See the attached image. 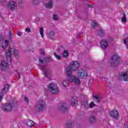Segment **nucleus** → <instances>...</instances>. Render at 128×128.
I'll use <instances>...</instances> for the list:
<instances>
[{"mask_svg":"<svg viewBox=\"0 0 128 128\" xmlns=\"http://www.w3.org/2000/svg\"><path fill=\"white\" fill-rule=\"evenodd\" d=\"M80 62L78 61H72L70 62V64L68 67L66 68V74L68 76L67 78L68 80L70 82H72L76 84H80V78L76 76H72V72H76L78 70V68H80Z\"/></svg>","mask_w":128,"mask_h":128,"instance_id":"1","label":"nucleus"},{"mask_svg":"<svg viewBox=\"0 0 128 128\" xmlns=\"http://www.w3.org/2000/svg\"><path fill=\"white\" fill-rule=\"evenodd\" d=\"M46 108V103L43 100H38L36 104L35 105V110L36 112H44Z\"/></svg>","mask_w":128,"mask_h":128,"instance_id":"2","label":"nucleus"},{"mask_svg":"<svg viewBox=\"0 0 128 128\" xmlns=\"http://www.w3.org/2000/svg\"><path fill=\"white\" fill-rule=\"evenodd\" d=\"M16 106V102L13 100L12 102L2 104V109L4 112H12V108H14Z\"/></svg>","mask_w":128,"mask_h":128,"instance_id":"3","label":"nucleus"},{"mask_svg":"<svg viewBox=\"0 0 128 128\" xmlns=\"http://www.w3.org/2000/svg\"><path fill=\"white\" fill-rule=\"evenodd\" d=\"M120 58L118 55H114L110 62L111 66H118V64H120Z\"/></svg>","mask_w":128,"mask_h":128,"instance_id":"4","label":"nucleus"},{"mask_svg":"<svg viewBox=\"0 0 128 128\" xmlns=\"http://www.w3.org/2000/svg\"><path fill=\"white\" fill-rule=\"evenodd\" d=\"M48 88L50 92L53 94H58V88L56 86L54 85V83L50 84L48 86Z\"/></svg>","mask_w":128,"mask_h":128,"instance_id":"5","label":"nucleus"},{"mask_svg":"<svg viewBox=\"0 0 128 128\" xmlns=\"http://www.w3.org/2000/svg\"><path fill=\"white\" fill-rule=\"evenodd\" d=\"M0 69L2 72H6L8 69V64L4 60H0Z\"/></svg>","mask_w":128,"mask_h":128,"instance_id":"6","label":"nucleus"},{"mask_svg":"<svg viewBox=\"0 0 128 128\" xmlns=\"http://www.w3.org/2000/svg\"><path fill=\"white\" fill-rule=\"evenodd\" d=\"M74 128V122L72 120V116H69L67 118V123L65 126V128Z\"/></svg>","mask_w":128,"mask_h":128,"instance_id":"7","label":"nucleus"},{"mask_svg":"<svg viewBox=\"0 0 128 128\" xmlns=\"http://www.w3.org/2000/svg\"><path fill=\"white\" fill-rule=\"evenodd\" d=\"M76 76H79L80 78H84V77L88 76V72L84 69H81L76 72Z\"/></svg>","mask_w":128,"mask_h":128,"instance_id":"8","label":"nucleus"},{"mask_svg":"<svg viewBox=\"0 0 128 128\" xmlns=\"http://www.w3.org/2000/svg\"><path fill=\"white\" fill-rule=\"evenodd\" d=\"M119 80H124V82H128V74L126 72H122L119 74V77L118 78Z\"/></svg>","mask_w":128,"mask_h":128,"instance_id":"9","label":"nucleus"},{"mask_svg":"<svg viewBox=\"0 0 128 128\" xmlns=\"http://www.w3.org/2000/svg\"><path fill=\"white\" fill-rule=\"evenodd\" d=\"M17 4L14 1H10L8 5V8L10 10H14L16 8Z\"/></svg>","mask_w":128,"mask_h":128,"instance_id":"10","label":"nucleus"},{"mask_svg":"<svg viewBox=\"0 0 128 128\" xmlns=\"http://www.w3.org/2000/svg\"><path fill=\"white\" fill-rule=\"evenodd\" d=\"M58 108L65 112V110H68V106L66 103H60L58 104Z\"/></svg>","mask_w":128,"mask_h":128,"instance_id":"11","label":"nucleus"},{"mask_svg":"<svg viewBox=\"0 0 128 128\" xmlns=\"http://www.w3.org/2000/svg\"><path fill=\"white\" fill-rule=\"evenodd\" d=\"M110 116L115 120H118V112L116 110H112L110 112Z\"/></svg>","mask_w":128,"mask_h":128,"instance_id":"12","label":"nucleus"},{"mask_svg":"<svg viewBox=\"0 0 128 128\" xmlns=\"http://www.w3.org/2000/svg\"><path fill=\"white\" fill-rule=\"evenodd\" d=\"M100 44L101 48L103 50H106V48H108V41L106 40H101Z\"/></svg>","mask_w":128,"mask_h":128,"instance_id":"13","label":"nucleus"},{"mask_svg":"<svg viewBox=\"0 0 128 128\" xmlns=\"http://www.w3.org/2000/svg\"><path fill=\"white\" fill-rule=\"evenodd\" d=\"M42 71L44 72L45 78H48V74H50V69L46 68V67L44 66H42Z\"/></svg>","mask_w":128,"mask_h":128,"instance_id":"14","label":"nucleus"},{"mask_svg":"<svg viewBox=\"0 0 128 128\" xmlns=\"http://www.w3.org/2000/svg\"><path fill=\"white\" fill-rule=\"evenodd\" d=\"M24 124L26 126H29V128H32V126H34V122L32 120H27L24 121Z\"/></svg>","mask_w":128,"mask_h":128,"instance_id":"15","label":"nucleus"},{"mask_svg":"<svg viewBox=\"0 0 128 128\" xmlns=\"http://www.w3.org/2000/svg\"><path fill=\"white\" fill-rule=\"evenodd\" d=\"M8 90H10V85L6 84L0 92L1 96H4L6 92L8 91Z\"/></svg>","mask_w":128,"mask_h":128,"instance_id":"16","label":"nucleus"},{"mask_svg":"<svg viewBox=\"0 0 128 128\" xmlns=\"http://www.w3.org/2000/svg\"><path fill=\"white\" fill-rule=\"evenodd\" d=\"M47 36L48 38H50V40H53L54 38V31L51 30L50 32L47 34Z\"/></svg>","mask_w":128,"mask_h":128,"instance_id":"17","label":"nucleus"},{"mask_svg":"<svg viewBox=\"0 0 128 128\" xmlns=\"http://www.w3.org/2000/svg\"><path fill=\"white\" fill-rule=\"evenodd\" d=\"M6 54L8 62H12V54H10V50H8Z\"/></svg>","mask_w":128,"mask_h":128,"instance_id":"18","label":"nucleus"},{"mask_svg":"<svg viewBox=\"0 0 128 128\" xmlns=\"http://www.w3.org/2000/svg\"><path fill=\"white\" fill-rule=\"evenodd\" d=\"M71 102L72 106H76L78 104V99L76 97H72Z\"/></svg>","mask_w":128,"mask_h":128,"instance_id":"19","label":"nucleus"},{"mask_svg":"<svg viewBox=\"0 0 128 128\" xmlns=\"http://www.w3.org/2000/svg\"><path fill=\"white\" fill-rule=\"evenodd\" d=\"M94 98L96 100V102H100V100L102 98V96L100 95H97V96H93Z\"/></svg>","mask_w":128,"mask_h":128,"instance_id":"20","label":"nucleus"},{"mask_svg":"<svg viewBox=\"0 0 128 128\" xmlns=\"http://www.w3.org/2000/svg\"><path fill=\"white\" fill-rule=\"evenodd\" d=\"M96 120V117H94V116L92 115L90 117L89 122L90 124H94Z\"/></svg>","mask_w":128,"mask_h":128,"instance_id":"21","label":"nucleus"},{"mask_svg":"<svg viewBox=\"0 0 128 128\" xmlns=\"http://www.w3.org/2000/svg\"><path fill=\"white\" fill-rule=\"evenodd\" d=\"M45 6L46 8H52V2L49 1L48 2L46 3Z\"/></svg>","mask_w":128,"mask_h":128,"instance_id":"22","label":"nucleus"},{"mask_svg":"<svg viewBox=\"0 0 128 128\" xmlns=\"http://www.w3.org/2000/svg\"><path fill=\"white\" fill-rule=\"evenodd\" d=\"M68 50H64L63 52L62 53V56H63V58H68Z\"/></svg>","mask_w":128,"mask_h":128,"instance_id":"23","label":"nucleus"},{"mask_svg":"<svg viewBox=\"0 0 128 128\" xmlns=\"http://www.w3.org/2000/svg\"><path fill=\"white\" fill-rule=\"evenodd\" d=\"M9 42H10L8 41V40H5L4 45L2 46V50H6V48L8 46Z\"/></svg>","mask_w":128,"mask_h":128,"instance_id":"24","label":"nucleus"},{"mask_svg":"<svg viewBox=\"0 0 128 128\" xmlns=\"http://www.w3.org/2000/svg\"><path fill=\"white\" fill-rule=\"evenodd\" d=\"M82 104L84 108H86L88 106V99H85L82 101Z\"/></svg>","mask_w":128,"mask_h":128,"instance_id":"25","label":"nucleus"},{"mask_svg":"<svg viewBox=\"0 0 128 128\" xmlns=\"http://www.w3.org/2000/svg\"><path fill=\"white\" fill-rule=\"evenodd\" d=\"M10 52L12 54H16V52H18V50H16V48H14V47H10Z\"/></svg>","mask_w":128,"mask_h":128,"instance_id":"26","label":"nucleus"},{"mask_svg":"<svg viewBox=\"0 0 128 128\" xmlns=\"http://www.w3.org/2000/svg\"><path fill=\"white\" fill-rule=\"evenodd\" d=\"M40 32L42 38H44V28L41 27L40 29Z\"/></svg>","mask_w":128,"mask_h":128,"instance_id":"27","label":"nucleus"},{"mask_svg":"<svg viewBox=\"0 0 128 128\" xmlns=\"http://www.w3.org/2000/svg\"><path fill=\"white\" fill-rule=\"evenodd\" d=\"M104 30H99V32H98V36H104Z\"/></svg>","mask_w":128,"mask_h":128,"instance_id":"28","label":"nucleus"},{"mask_svg":"<svg viewBox=\"0 0 128 128\" xmlns=\"http://www.w3.org/2000/svg\"><path fill=\"white\" fill-rule=\"evenodd\" d=\"M122 22H126V14H124L122 18Z\"/></svg>","mask_w":128,"mask_h":128,"instance_id":"29","label":"nucleus"},{"mask_svg":"<svg viewBox=\"0 0 128 128\" xmlns=\"http://www.w3.org/2000/svg\"><path fill=\"white\" fill-rule=\"evenodd\" d=\"M92 26L93 28H96L98 26V23L96 21H94L92 23Z\"/></svg>","mask_w":128,"mask_h":128,"instance_id":"30","label":"nucleus"},{"mask_svg":"<svg viewBox=\"0 0 128 128\" xmlns=\"http://www.w3.org/2000/svg\"><path fill=\"white\" fill-rule=\"evenodd\" d=\"M62 84L63 85V86H64V88H66V86H68V82L66 80L63 81L62 82Z\"/></svg>","mask_w":128,"mask_h":128,"instance_id":"31","label":"nucleus"},{"mask_svg":"<svg viewBox=\"0 0 128 128\" xmlns=\"http://www.w3.org/2000/svg\"><path fill=\"white\" fill-rule=\"evenodd\" d=\"M94 106H96V104H94V102H92L90 104L89 107L90 108H92Z\"/></svg>","mask_w":128,"mask_h":128,"instance_id":"32","label":"nucleus"},{"mask_svg":"<svg viewBox=\"0 0 128 128\" xmlns=\"http://www.w3.org/2000/svg\"><path fill=\"white\" fill-rule=\"evenodd\" d=\"M40 52L41 54H42V56H44V54H46V52H44V48H40Z\"/></svg>","mask_w":128,"mask_h":128,"instance_id":"33","label":"nucleus"},{"mask_svg":"<svg viewBox=\"0 0 128 128\" xmlns=\"http://www.w3.org/2000/svg\"><path fill=\"white\" fill-rule=\"evenodd\" d=\"M4 39L2 34H0V42H4Z\"/></svg>","mask_w":128,"mask_h":128,"instance_id":"34","label":"nucleus"},{"mask_svg":"<svg viewBox=\"0 0 128 128\" xmlns=\"http://www.w3.org/2000/svg\"><path fill=\"white\" fill-rule=\"evenodd\" d=\"M54 56L56 58H57V60H60V58H62L60 57V56L56 54V53H54Z\"/></svg>","mask_w":128,"mask_h":128,"instance_id":"35","label":"nucleus"},{"mask_svg":"<svg viewBox=\"0 0 128 128\" xmlns=\"http://www.w3.org/2000/svg\"><path fill=\"white\" fill-rule=\"evenodd\" d=\"M36 4H38L39 2H40V0H32Z\"/></svg>","mask_w":128,"mask_h":128,"instance_id":"36","label":"nucleus"},{"mask_svg":"<svg viewBox=\"0 0 128 128\" xmlns=\"http://www.w3.org/2000/svg\"><path fill=\"white\" fill-rule=\"evenodd\" d=\"M0 2L2 4H6V0H0Z\"/></svg>","mask_w":128,"mask_h":128,"instance_id":"37","label":"nucleus"},{"mask_svg":"<svg viewBox=\"0 0 128 128\" xmlns=\"http://www.w3.org/2000/svg\"><path fill=\"white\" fill-rule=\"evenodd\" d=\"M53 20H58V15H54Z\"/></svg>","mask_w":128,"mask_h":128,"instance_id":"38","label":"nucleus"},{"mask_svg":"<svg viewBox=\"0 0 128 128\" xmlns=\"http://www.w3.org/2000/svg\"><path fill=\"white\" fill-rule=\"evenodd\" d=\"M124 42L125 44L127 46V48H128V42H126V39L124 40Z\"/></svg>","mask_w":128,"mask_h":128,"instance_id":"39","label":"nucleus"},{"mask_svg":"<svg viewBox=\"0 0 128 128\" xmlns=\"http://www.w3.org/2000/svg\"><path fill=\"white\" fill-rule=\"evenodd\" d=\"M26 32H30V28L28 27L26 28Z\"/></svg>","mask_w":128,"mask_h":128,"instance_id":"40","label":"nucleus"},{"mask_svg":"<svg viewBox=\"0 0 128 128\" xmlns=\"http://www.w3.org/2000/svg\"><path fill=\"white\" fill-rule=\"evenodd\" d=\"M17 36H22V33L18 32L17 34H16Z\"/></svg>","mask_w":128,"mask_h":128,"instance_id":"41","label":"nucleus"},{"mask_svg":"<svg viewBox=\"0 0 128 128\" xmlns=\"http://www.w3.org/2000/svg\"><path fill=\"white\" fill-rule=\"evenodd\" d=\"M12 30H10L9 34H8L9 36H12Z\"/></svg>","mask_w":128,"mask_h":128,"instance_id":"42","label":"nucleus"},{"mask_svg":"<svg viewBox=\"0 0 128 128\" xmlns=\"http://www.w3.org/2000/svg\"><path fill=\"white\" fill-rule=\"evenodd\" d=\"M24 100L25 102H28V98L26 97H24Z\"/></svg>","mask_w":128,"mask_h":128,"instance_id":"43","label":"nucleus"},{"mask_svg":"<svg viewBox=\"0 0 128 128\" xmlns=\"http://www.w3.org/2000/svg\"><path fill=\"white\" fill-rule=\"evenodd\" d=\"M102 80L104 82V81L106 80V78L105 77H102Z\"/></svg>","mask_w":128,"mask_h":128,"instance_id":"44","label":"nucleus"},{"mask_svg":"<svg viewBox=\"0 0 128 128\" xmlns=\"http://www.w3.org/2000/svg\"><path fill=\"white\" fill-rule=\"evenodd\" d=\"M39 62L40 64H42L44 62V61L42 60L40 58H39Z\"/></svg>","mask_w":128,"mask_h":128,"instance_id":"45","label":"nucleus"},{"mask_svg":"<svg viewBox=\"0 0 128 128\" xmlns=\"http://www.w3.org/2000/svg\"><path fill=\"white\" fill-rule=\"evenodd\" d=\"M87 6H88V8H94L93 6H92L91 4H87Z\"/></svg>","mask_w":128,"mask_h":128,"instance_id":"46","label":"nucleus"},{"mask_svg":"<svg viewBox=\"0 0 128 128\" xmlns=\"http://www.w3.org/2000/svg\"><path fill=\"white\" fill-rule=\"evenodd\" d=\"M108 88H110V86H112V84L110 82H109L108 84Z\"/></svg>","mask_w":128,"mask_h":128,"instance_id":"47","label":"nucleus"},{"mask_svg":"<svg viewBox=\"0 0 128 128\" xmlns=\"http://www.w3.org/2000/svg\"><path fill=\"white\" fill-rule=\"evenodd\" d=\"M20 73H18V80H20Z\"/></svg>","mask_w":128,"mask_h":128,"instance_id":"48","label":"nucleus"},{"mask_svg":"<svg viewBox=\"0 0 128 128\" xmlns=\"http://www.w3.org/2000/svg\"><path fill=\"white\" fill-rule=\"evenodd\" d=\"M8 38L10 40H12V36H8Z\"/></svg>","mask_w":128,"mask_h":128,"instance_id":"49","label":"nucleus"},{"mask_svg":"<svg viewBox=\"0 0 128 128\" xmlns=\"http://www.w3.org/2000/svg\"><path fill=\"white\" fill-rule=\"evenodd\" d=\"M124 128H128V125H125V126H124Z\"/></svg>","mask_w":128,"mask_h":128,"instance_id":"50","label":"nucleus"},{"mask_svg":"<svg viewBox=\"0 0 128 128\" xmlns=\"http://www.w3.org/2000/svg\"><path fill=\"white\" fill-rule=\"evenodd\" d=\"M2 96H0V102H2Z\"/></svg>","mask_w":128,"mask_h":128,"instance_id":"51","label":"nucleus"},{"mask_svg":"<svg viewBox=\"0 0 128 128\" xmlns=\"http://www.w3.org/2000/svg\"><path fill=\"white\" fill-rule=\"evenodd\" d=\"M80 34H82L79 33V34H78V36H80Z\"/></svg>","mask_w":128,"mask_h":128,"instance_id":"52","label":"nucleus"}]
</instances>
